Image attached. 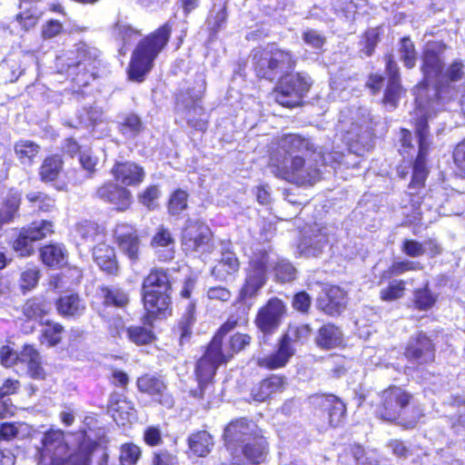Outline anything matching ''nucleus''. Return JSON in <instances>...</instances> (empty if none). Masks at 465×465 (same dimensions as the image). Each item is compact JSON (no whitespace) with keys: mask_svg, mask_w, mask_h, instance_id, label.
Returning <instances> with one entry per match:
<instances>
[{"mask_svg":"<svg viewBox=\"0 0 465 465\" xmlns=\"http://www.w3.org/2000/svg\"><path fill=\"white\" fill-rule=\"evenodd\" d=\"M405 356L418 364L431 362L435 357L433 344L425 334L419 333L410 340L405 350Z\"/></svg>","mask_w":465,"mask_h":465,"instance_id":"nucleus-19","label":"nucleus"},{"mask_svg":"<svg viewBox=\"0 0 465 465\" xmlns=\"http://www.w3.org/2000/svg\"><path fill=\"white\" fill-rule=\"evenodd\" d=\"M40 272L36 267L27 268L21 274V287L24 290L35 288L39 281Z\"/></svg>","mask_w":465,"mask_h":465,"instance_id":"nucleus-60","label":"nucleus"},{"mask_svg":"<svg viewBox=\"0 0 465 465\" xmlns=\"http://www.w3.org/2000/svg\"><path fill=\"white\" fill-rule=\"evenodd\" d=\"M415 121V132L419 142V153L413 164L412 178L409 184V191L401 203L403 208L409 206L412 210V215L416 219L420 214L421 204L420 190L424 187L427 178L428 170L426 167V155L430 146L428 120L413 119Z\"/></svg>","mask_w":465,"mask_h":465,"instance_id":"nucleus-6","label":"nucleus"},{"mask_svg":"<svg viewBox=\"0 0 465 465\" xmlns=\"http://www.w3.org/2000/svg\"><path fill=\"white\" fill-rule=\"evenodd\" d=\"M137 387L141 392L151 395L163 406L170 409L174 404L173 395L168 391L163 380L154 375L146 374L137 380Z\"/></svg>","mask_w":465,"mask_h":465,"instance_id":"nucleus-16","label":"nucleus"},{"mask_svg":"<svg viewBox=\"0 0 465 465\" xmlns=\"http://www.w3.org/2000/svg\"><path fill=\"white\" fill-rule=\"evenodd\" d=\"M14 150L22 164L31 165L40 151V146L29 140H19L15 143Z\"/></svg>","mask_w":465,"mask_h":465,"instance_id":"nucleus-34","label":"nucleus"},{"mask_svg":"<svg viewBox=\"0 0 465 465\" xmlns=\"http://www.w3.org/2000/svg\"><path fill=\"white\" fill-rule=\"evenodd\" d=\"M67 30L64 28L63 24L55 19L48 20L42 26L41 34L45 40L54 39L59 35H64Z\"/></svg>","mask_w":465,"mask_h":465,"instance_id":"nucleus-55","label":"nucleus"},{"mask_svg":"<svg viewBox=\"0 0 465 465\" xmlns=\"http://www.w3.org/2000/svg\"><path fill=\"white\" fill-rule=\"evenodd\" d=\"M404 290L405 282L402 280H395L391 282L387 288L381 291V299L386 302L395 301L402 297Z\"/></svg>","mask_w":465,"mask_h":465,"instance_id":"nucleus-54","label":"nucleus"},{"mask_svg":"<svg viewBox=\"0 0 465 465\" xmlns=\"http://www.w3.org/2000/svg\"><path fill=\"white\" fill-rule=\"evenodd\" d=\"M188 193L187 192L177 189L175 190L168 203V212L171 215H179L183 211L187 209Z\"/></svg>","mask_w":465,"mask_h":465,"instance_id":"nucleus-50","label":"nucleus"},{"mask_svg":"<svg viewBox=\"0 0 465 465\" xmlns=\"http://www.w3.org/2000/svg\"><path fill=\"white\" fill-rule=\"evenodd\" d=\"M228 20V10L226 3L214 4L210 10L205 21L206 30L209 33V39L213 40L218 34L224 30Z\"/></svg>","mask_w":465,"mask_h":465,"instance_id":"nucleus-25","label":"nucleus"},{"mask_svg":"<svg viewBox=\"0 0 465 465\" xmlns=\"http://www.w3.org/2000/svg\"><path fill=\"white\" fill-rule=\"evenodd\" d=\"M0 361L5 367H11L17 361L25 363L27 365V371L33 379L44 380L45 377L40 353L32 345H25L19 353L8 346H3L0 349Z\"/></svg>","mask_w":465,"mask_h":465,"instance_id":"nucleus-12","label":"nucleus"},{"mask_svg":"<svg viewBox=\"0 0 465 465\" xmlns=\"http://www.w3.org/2000/svg\"><path fill=\"white\" fill-rule=\"evenodd\" d=\"M382 29L381 27H372L368 29L361 42L362 47L361 52L363 53L366 56H371L378 43L380 42V35L381 34Z\"/></svg>","mask_w":465,"mask_h":465,"instance_id":"nucleus-51","label":"nucleus"},{"mask_svg":"<svg viewBox=\"0 0 465 465\" xmlns=\"http://www.w3.org/2000/svg\"><path fill=\"white\" fill-rule=\"evenodd\" d=\"M63 166V162L58 155L47 157L40 167V177L45 183L54 182L58 177Z\"/></svg>","mask_w":465,"mask_h":465,"instance_id":"nucleus-37","label":"nucleus"},{"mask_svg":"<svg viewBox=\"0 0 465 465\" xmlns=\"http://www.w3.org/2000/svg\"><path fill=\"white\" fill-rule=\"evenodd\" d=\"M96 448L94 441H84L78 450L70 456V462L73 465H90L92 454Z\"/></svg>","mask_w":465,"mask_h":465,"instance_id":"nucleus-49","label":"nucleus"},{"mask_svg":"<svg viewBox=\"0 0 465 465\" xmlns=\"http://www.w3.org/2000/svg\"><path fill=\"white\" fill-rule=\"evenodd\" d=\"M15 18L21 26L27 31L36 25L39 14L35 10L28 9L17 14Z\"/></svg>","mask_w":465,"mask_h":465,"instance_id":"nucleus-61","label":"nucleus"},{"mask_svg":"<svg viewBox=\"0 0 465 465\" xmlns=\"http://www.w3.org/2000/svg\"><path fill=\"white\" fill-rule=\"evenodd\" d=\"M195 303L189 302L185 307V312L178 322L175 331L179 334L180 344L183 345L189 342L192 336V328L195 323Z\"/></svg>","mask_w":465,"mask_h":465,"instance_id":"nucleus-32","label":"nucleus"},{"mask_svg":"<svg viewBox=\"0 0 465 465\" xmlns=\"http://www.w3.org/2000/svg\"><path fill=\"white\" fill-rule=\"evenodd\" d=\"M142 454L140 447L134 443H125L121 447L120 460L122 465H135Z\"/></svg>","mask_w":465,"mask_h":465,"instance_id":"nucleus-53","label":"nucleus"},{"mask_svg":"<svg viewBox=\"0 0 465 465\" xmlns=\"http://www.w3.org/2000/svg\"><path fill=\"white\" fill-rule=\"evenodd\" d=\"M177 457L167 450H159L153 452L152 465H176Z\"/></svg>","mask_w":465,"mask_h":465,"instance_id":"nucleus-63","label":"nucleus"},{"mask_svg":"<svg viewBox=\"0 0 465 465\" xmlns=\"http://www.w3.org/2000/svg\"><path fill=\"white\" fill-rule=\"evenodd\" d=\"M271 263L269 252L257 250L250 258L244 269V282L240 289L238 301L243 304H252L260 294L268 281V270Z\"/></svg>","mask_w":465,"mask_h":465,"instance_id":"nucleus-8","label":"nucleus"},{"mask_svg":"<svg viewBox=\"0 0 465 465\" xmlns=\"http://www.w3.org/2000/svg\"><path fill=\"white\" fill-rule=\"evenodd\" d=\"M97 196L111 204L118 211H125L132 203V194L126 188L113 183H108L99 187Z\"/></svg>","mask_w":465,"mask_h":465,"instance_id":"nucleus-20","label":"nucleus"},{"mask_svg":"<svg viewBox=\"0 0 465 465\" xmlns=\"http://www.w3.org/2000/svg\"><path fill=\"white\" fill-rule=\"evenodd\" d=\"M119 132L126 138H134L143 130V123L139 115L127 113L119 116Z\"/></svg>","mask_w":465,"mask_h":465,"instance_id":"nucleus-33","label":"nucleus"},{"mask_svg":"<svg viewBox=\"0 0 465 465\" xmlns=\"http://www.w3.org/2000/svg\"><path fill=\"white\" fill-rule=\"evenodd\" d=\"M437 297L429 289V282L426 281L424 287L414 292V304L416 308L422 311L430 309L436 302Z\"/></svg>","mask_w":465,"mask_h":465,"instance_id":"nucleus-47","label":"nucleus"},{"mask_svg":"<svg viewBox=\"0 0 465 465\" xmlns=\"http://www.w3.org/2000/svg\"><path fill=\"white\" fill-rule=\"evenodd\" d=\"M251 341V337L247 334L235 333L233 334L229 341V350L223 349L225 354H230L231 358L233 353L243 350Z\"/></svg>","mask_w":465,"mask_h":465,"instance_id":"nucleus-57","label":"nucleus"},{"mask_svg":"<svg viewBox=\"0 0 465 465\" xmlns=\"http://www.w3.org/2000/svg\"><path fill=\"white\" fill-rule=\"evenodd\" d=\"M423 268L420 262L403 260L394 262L391 267L385 271L381 276L382 279L391 278L392 276L401 275L409 271H418Z\"/></svg>","mask_w":465,"mask_h":465,"instance_id":"nucleus-44","label":"nucleus"},{"mask_svg":"<svg viewBox=\"0 0 465 465\" xmlns=\"http://www.w3.org/2000/svg\"><path fill=\"white\" fill-rule=\"evenodd\" d=\"M411 395L403 389L392 386L381 394V403L376 409V415L386 421H396L402 411L409 405Z\"/></svg>","mask_w":465,"mask_h":465,"instance_id":"nucleus-14","label":"nucleus"},{"mask_svg":"<svg viewBox=\"0 0 465 465\" xmlns=\"http://www.w3.org/2000/svg\"><path fill=\"white\" fill-rule=\"evenodd\" d=\"M400 59L403 62L407 68H413L417 61V53L412 41L409 37L401 39L400 47Z\"/></svg>","mask_w":465,"mask_h":465,"instance_id":"nucleus-46","label":"nucleus"},{"mask_svg":"<svg viewBox=\"0 0 465 465\" xmlns=\"http://www.w3.org/2000/svg\"><path fill=\"white\" fill-rule=\"evenodd\" d=\"M171 291V282L163 269L152 270L143 279L142 295L148 318H164L170 314Z\"/></svg>","mask_w":465,"mask_h":465,"instance_id":"nucleus-5","label":"nucleus"},{"mask_svg":"<svg viewBox=\"0 0 465 465\" xmlns=\"http://www.w3.org/2000/svg\"><path fill=\"white\" fill-rule=\"evenodd\" d=\"M101 295L104 299V304L106 306L124 308L129 302L128 293L123 289L114 286L103 287L101 289Z\"/></svg>","mask_w":465,"mask_h":465,"instance_id":"nucleus-36","label":"nucleus"},{"mask_svg":"<svg viewBox=\"0 0 465 465\" xmlns=\"http://www.w3.org/2000/svg\"><path fill=\"white\" fill-rule=\"evenodd\" d=\"M172 24L165 23L155 32L143 38L134 49L128 68V77L131 81L141 83L151 71L154 59L167 45Z\"/></svg>","mask_w":465,"mask_h":465,"instance_id":"nucleus-4","label":"nucleus"},{"mask_svg":"<svg viewBox=\"0 0 465 465\" xmlns=\"http://www.w3.org/2000/svg\"><path fill=\"white\" fill-rule=\"evenodd\" d=\"M401 252L407 256L417 258L426 253V246L416 240L405 239L402 242Z\"/></svg>","mask_w":465,"mask_h":465,"instance_id":"nucleus-58","label":"nucleus"},{"mask_svg":"<svg viewBox=\"0 0 465 465\" xmlns=\"http://www.w3.org/2000/svg\"><path fill=\"white\" fill-rule=\"evenodd\" d=\"M41 448H38V453L42 460L49 459L52 464L61 460L67 450L64 443V432L60 430H50L46 431L41 440Z\"/></svg>","mask_w":465,"mask_h":465,"instance_id":"nucleus-17","label":"nucleus"},{"mask_svg":"<svg viewBox=\"0 0 465 465\" xmlns=\"http://www.w3.org/2000/svg\"><path fill=\"white\" fill-rule=\"evenodd\" d=\"M20 205V199L12 195L0 203V228L14 221Z\"/></svg>","mask_w":465,"mask_h":465,"instance_id":"nucleus-40","label":"nucleus"},{"mask_svg":"<svg viewBox=\"0 0 465 465\" xmlns=\"http://www.w3.org/2000/svg\"><path fill=\"white\" fill-rule=\"evenodd\" d=\"M188 444L194 454L204 457L211 451L213 439L206 430H201L189 437Z\"/></svg>","mask_w":465,"mask_h":465,"instance_id":"nucleus-35","label":"nucleus"},{"mask_svg":"<svg viewBox=\"0 0 465 465\" xmlns=\"http://www.w3.org/2000/svg\"><path fill=\"white\" fill-rule=\"evenodd\" d=\"M55 305L58 313L67 318L80 317L85 311L84 302L76 293L61 295Z\"/></svg>","mask_w":465,"mask_h":465,"instance_id":"nucleus-28","label":"nucleus"},{"mask_svg":"<svg viewBox=\"0 0 465 465\" xmlns=\"http://www.w3.org/2000/svg\"><path fill=\"white\" fill-rule=\"evenodd\" d=\"M13 248L20 256L24 257L29 256L34 252L33 242L24 233L23 230L14 241Z\"/></svg>","mask_w":465,"mask_h":465,"instance_id":"nucleus-56","label":"nucleus"},{"mask_svg":"<svg viewBox=\"0 0 465 465\" xmlns=\"http://www.w3.org/2000/svg\"><path fill=\"white\" fill-rule=\"evenodd\" d=\"M41 324L45 325L42 331V342H47L48 346L57 345L61 341L64 327L60 323L48 320Z\"/></svg>","mask_w":465,"mask_h":465,"instance_id":"nucleus-43","label":"nucleus"},{"mask_svg":"<svg viewBox=\"0 0 465 465\" xmlns=\"http://www.w3.org/2000/svg\"><path fill=\"white\" fill-rule=\"evenodd\" d=\"M212 232L200 219L188 218L182 234V245L186 252L204 253L211 251Z\"/></svg>","mask_w":465,"mask_h":465,"instance_id":"nucleus-13","label":"nucleus"},{"mask_svg":"<svg viewBox=\"0 0 465 465\" xmlns=\"http://www.w3.org/2000/svg\"><path fill=\"white\" fill-rule=\"evenodd\" d=\"M206 88V82L202 74L195 76L193 85L185 89H180L176 94L175 109L186 120L188 125L196 130L203 131L206 129V122L197 118L200 116L203 108L200 102L203 96Z\"/></svg>","mask_w":465,"mask_h":465,"instance_id":"nucleus-9","label":"nucleus"},{"mask_svg":"<svg viewBox=\"0 0 465 465\" xmlns=\"http://www.w3.org/2000/svg\"><path fill=\"white\" fill-rule=\"evenodd\" d=\"M312 298L304 291L295 293L292 297V308L302 313L307 312L311 307Z\"/></svg>","mask_w":465,"mask_h":465,"instance_id":"nucleus-62","label":"nucleus"},{"mask_svg":"<svg viewBox=\"0 0 465 465\" xmlns=\"http://www.w3.org/2000/svg\"><path fill=\"white\" fill-rule=\"evenodd\" d=\"M125 332L128 339L137 345L148 344L154 338L153 331L143 326H130L125 330Z\"/></svg>","mask_w":465,"mask_h":465,"instance_id":"nucleus-48","label":"nucleus"},{"mask_svg":"<svg viewBox=\"0 0 465 465\" xmlns=\"http://www.w3.org/2000/svg\"><path fill=\"white\" fill-rule=\"evenodd\" d=\"M275 279L280 282H289L296 278V269L288 260L279 259L273 265Z\"/></svg>","mask_w":465,"mask_h":465,"instance_id":"nucleus-45","label":"nucleus"},{"mask_svg":"<svg viewBox=\"0 0 465 465\" xmlns=\"http://www.w3.org/2000/svg\"><path fill=\"white\" fill-rule=\"evenodd\" d=\"M280 150L284 155L277 159L273 173L299 186L313 185L320 178L317 153L309 140L298 134H286L282 137Z\"/></svg>","mask_w":465,"mask_h":465,"instance_id":"nucleus-3","label":"nucleus"},{"mask_svg":"<svg viewBox=\"0 0 465 465\" xmlns=\"http://www.w3.org/2000/svg\"><path fill=\"white\" fill-rule=\"evenodd\" d=\"M114 237L120 250L132 262L138 261L141 241L137 230L131 224L119 223L114 229Z\"/></svg>","mask_w":465,"mask_h":465,"instance_id":"nucleus-18","label":"nucleus"},{"mask_svg":"<svg viewBox=\"0 0 465 465\" xmlns=\"http://www.w3.org/2000/svg\"><path fill=\"white\" fill-rule=\"evenodd\" d=\"M25 199L30 203V207L42 212H51L54 208V200L42 192H30Z\"/></svg>","mask_w":465,"mask_h":465,"instance_id":"nucleus-42","label":"nucleus"},{"mask_svg":"<svg viewBox=\"0 0 465 465\" xmlns=\"http://www.w3.org/2000/svg\"><path fill=\"white\" fill-rule=\"evenodd\" d=\"M42 262L48 267L59 268L66 264L67 253L63 244L51 243L40 249Z\"/></svg>","mask_w":465,"mask_h":465,"instance_id":"nucleus-30","label":"nucleus"},{"mask_svg":"<svg viewBox=\"0 0 465 465\" xmlns=\"http://www.w3.org/2000/svg\"><path fill=\"white\" fill-rule=\"evenodd\" d=\"M112 173L116 181L125 186H137L145 176L143 168L134 162L117 163L114 165Z\"/></svg>","mask_w":465,"mask_h":465,"instance_id":"nucleus-21","label":"nucleus"},{"mask_svg":"<svg viewBox=\"0 0 465 465\" xmlns=\"http://www.w3.org/2000/svg\"><path fill=\"white\" fill-rule=\"evenodd\" d=\"M322 409L327 415L328 422L331 427L340 426L346 411L344 403L334 395L322 396Z\"/></svg>","mask_w":465,"mask_h":465,"instance_id":"nucleus-29","label":"nucleus"},{"mask_svg":"<svg viewBox=\"0 0 465 465\" xmlns=\"http://www.w3.org/2000/svg\"><path fill=\"white\" fill-rule=\"evenodd\" d=\"M386 70L389 74V80L383 97V103L391 108H395L401 93V84L399 67L391 56H389L387 59Z\"/></svg>","mask_w":465,"mask_h":465,"instance_id":"nucleus-22","label":"nucleus"},{"mask_svg":"<svg viewBox=\"0 0 465 465\" xmlns=\"http://www.w3.org/2000/svg\"><path fill=\"white\" fill-rule=\"evenodd\" d=\"M347 305L346 292L338 286L325 289V296L322 298V311L335 316L341 314Z\"/></svg>","mask_w":465,"mask_h":465,"instance_id":"nucleus-23","label":"nucleus"},{"mask_svg":"<svg viewBox=\"0 0 465 465\" xmlns=\"http://www.w3.org/2000/svg\"><path fill=\"white\" fill-rule=\"evenodd\" d=\"M357 119L351 123V128L344 135V141L347 145L348 153L333 152L330 155L340 163L355 165L350 162L349 158L354 154L363 156L371 147V137L369 132V123L371 122V114L367 108L361 107L358 109Z\"/></svg>","mask_w":465,"mask_h":465,"instance_id":"nucleus-7","label":"nucleus"},{"mask_svg":"<svg viewBox=\"0 0 465 465\" xmlns=\"http://www.w3.org/2000/svg\"><path fill=\"white\" fill-rule=\"evenodd\" d=\"M295 343L286 331L279 339L277 350L271 355L259 359L258 365L269 370L284 367L295 354Z\"/></svg>","mask_w":465,"mask_h":465,"instance_id":"nucleus-15","label":"nucleus"},{"mask_svg":"<svg viewBox=\"0 0 465 465\" xmlns=\"http://www.w3.org/2000/svg\"><path fill=\"white\" fill-rule=\"evenodd\" d=\"M342 333L333 324H326L322 327V348H335L342 345Z\"/></svg>","mask_w":465,"mask_h":465,"instance_id":"nucleus-41","label":"nucleus"},{"mask_svg":"<svg viewBox=\"0 0 465 465\" xmlns=\"http://www.w3.org/2000/svg\"><path fill=\"white\" fill-rule=\"evenodd\" d=\"M240 262L236 254L231 251L222 252L221 259L213 266L212 275L218 281H227L239 271Z\"/></svg>","mask_w":465,"mask_h":465,"instance_id":"nucleus-27","label":"nucleus"},{"mask_svg":"<svg viewBox=\"0 0 465 465\" xmlns=\"http://www.w3.org/2000/svg\"><path fill=\"white\" fill-rule=\"evenodd\" d=\"M24 233L34 242L40 241L54 232V224L50 221L34 222L26 228H22Z\"/></svg>","mask_w":465,"mask_h":465,"instance_id":"nucleus-38","label":"nucleus"},{"mask_svg":"<svg viewBox=\"0 0 465 465\" xmlns=\"http://www.w3.org/2000/svg\"><path fill=\"white\" fill-rule=\"evenodd\" d=\"M52 310V305L42 297H34L25 302L22 312L27 320H33L44 323V318Z\"/></svg>","mask_w":465,"mask_h":465,"instance_id":"nucleus-31","label":"nucleus"},{"mask_svg":"<svg viewBox=\"0 0 465 465\" xmlns=\"http://www.w3.org/2000/svg\"><path fill=\"white\" fill-rule=\"evenodd\" d=\"M99 51L94 47L83 45L77 49V59L75 64H69V69L77 68L79 70L88 71V67L96 62Z\"/></svg>","mask_w":465,"mask_h":465,"instance_id":"nucleus-39","label":"nucleus"},{"mask_svg":"<svg viewBox=\"0 0 465 465\" xmlns=\"http://www.w3.org/2000/svg\"><path fill=\"white\" fill-rule=\"evenodd\" d=\"M445 50L446 45L441 42H430L425 46L421 65L423 81L415 90L413 119L432 118L438 112L443 111L456 94V90L451 86L436 84L443 71Z\"/></svg>","mask_w":465,"mask_h":465,"instance_id":"nucleus-2","label":"nucleus"},{"mask_svg":"<svg viewBox=\"0 0 465 465\" xmlns=\"http://www.w3.org/2000/svg\"><path fill=\"white\" fill-rule=\"evenodd\" d=\"M77 234L85 241H93L98 232L97 223L91 221H84L77 224Z\"/></svg>","mask_w":465,"mask_h":465,"instance_id":"nucleus-59","label":"nucleus"},{"mask_svg":"<svg viewBox=\"0 0 465 465\" xmlns=\"http://www.w3.org/2000/svg\"><path fill=\"white\" fill-rule=\"evenodd\" d=\"M256 75L271 82L279 80L275 89V101L288 108L300 105L311 86L310 78L292 74L296 57L287 50L267 48L253 55Z\"/></svg>","mask_w":465,"mask_h":465,"instance_id":"nucleus-1","label":"nucleus"},{"mask_svg":"<svg viewBox=\"0 0 465 465\" xmlns=\"http://www.w3.org/2000/svg\"><path fill=\"white\" fill-rule=\"evenodd\" d=\"M233 326L234 324L231 322L223 324L209 343L204 354L198 360L195 375L201 385L208 384L215 375L218 366L231 359V355L223 351V338Z\"/></svg>","mask_w":465,"mask_h":465,"instance_id":"nucleus-10","label":"nucleus"},{"mask_svg":"<svg viewBox=\"0 0 465 465\" xmlns=\"http://www.w3.org/2000/svg\"><path fill=\"white\" fill-rule=\"evenodd\" d=\"M143 440L150 447L161 445L163 438L160 428L155 426L147 427L143 431Z\"/></svg>","mask_w":465,"mask_h":465,"instance_id":"nucleus-64","label":"nucleus"},{"mask_svg":"<svg viewBox=\"0 0 465 465\" xmlns=\"http://www.w3.org/2000/svg\"><path fill=\"white\" fill-rule=\"evenodd\" d=\"M93 257L102 271L110 275L117 274L119 266L113 247L105 243H99L94 248Z\"/></svg>","mask_w":465,"mask_h":465,"instance_id":"nucleus-24","label":"nucleus"},{"mask_svg":"<svg viewBox=\"0 0 465 465\" xmlns=\"http://www.w3.org/2000/svg\"><path fill=\"white\" fill-rule=\"evenodd\" d=\"M285 313L286 306L277 297L271 298L259 309L254 323L262 334V342H267L268 338L279 330Z\"/></svg>","mask_w":465,"mask_h":465,"instance_id":"nucleus-11","label":"nucleus"},{"mask_svg":"<svg viewBox=\"0 0 465 465\" xmlns=\"http://www.w3.org/2000/svg\"><path fill=\"white\" fill-rule=\"evenodd\" d=\"M174 239L170 231L160 228L152 239L151 245L154 248L160 261L168 262L174 257Z\"/></svg>","mask_w":465,"mask_h":465,"instance_id":"nucleus-26","label":"nucleus"},{"mask_svg":"<svg viewBox=\"0 0 465 465\" xmlns=\"http://www.w3.org/2000/svg\"><path fill=\"white\" fill-rule=\"evenodd\" d=\"M161 191L157 185H150L138 194V202L148 210H154L157 207V200Z\"/></svg>","mask_w":465,"mask_h":465,"instance_id":"nucleus-52","label":"nucleus"}]
</instances>
